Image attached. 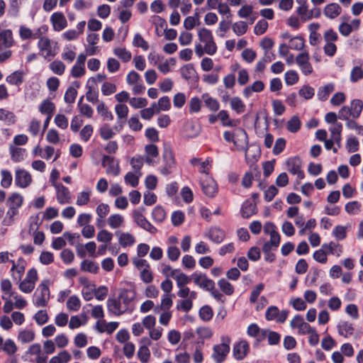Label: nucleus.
Masks as SVG:
<instances>
[{
	"mask_svg": "<svg viewBox=\"0 0 363 363\" xmlns=\"http://www.w3.org/2000/svg\"><path fill=\"white\" fill-rule=\"evenodd\" d=\"M130 301L128 296H113L108 301V308L111 313L119 315L128 309Z\"/></svg>",
	"mask_w": 363,
	"mask_h": 363,
	"instance_id": "f257e3e1",
	"label": "nucleus"
},
{
	"mask_svg": "<svg viewBox=\"0 0 363 363\" xmlns=\"http://www.w3.org/2000/svg\"><path fill=\"white\" fill-rule=\"evenodd\" d=\"M38 39L39 40L38 48L41 55L45 59H48L50 57H54L57 54L56 48L57 43L43 35H40Z\"/></svg>",
	"mask_w": 363,
	"mask_h": 363,
	"instance_id": "f03ea898",
	"label": "nucleus"
},
{
	"mask_svg": "<svg viewBox=\"0 0 363 363\" xmlns=\"http://www.w3.org/2000/svg\"><path fill=\"white\" fill-rule=\"evenodd\" d=\"M145 208L139 207L132 212V218L133 221L143 230L154 234L157 232V229L147 220L145 216Z\"/></svg>",
	"mask_w": 363,
	"mask_h": 363,
	"instance_id": "7ed1b4c3",
	"label": "nucleus"
},
{
	"mask_svg": "<svg viewBox=\"0 0 363 363\" xmlns=\"http://www.w3.org/2000/svg\"><path fill=\"white\" fill-rule=\"evenodd\" d=\"M198 35L200 41L204 43L205 52L210 55L215 54L217 51V46L213 40L211 31L203 28L199 30Z\"/></svg>",
	"mask_w": 363,
	"mask_h": 363,
	"instance_id": "20e7f679",
	"label": "nucleus"
},
{
	"mask_svg": "<svg viewBox=\"0 0 363 363\" xmlns=\"http://www.w3.org/2000/svg\"><path fill=\"white\" fill-rule=\"evenodd\" d=\"M48 32V26L43 25L35 30L21 25L19 27L18 34L22 40L38 39L40 35H44Z\"/></svg>",
	"mask_w": 363,
	"mask_h": 363,
	"instance_id": "39448f33",
	"label": "nucleus"
},
{
	"mask_svg": "<svg viewBox=\"0 0 363 363\" xmlns=\"http://www.w3.org/2000/svg\"><path fill=\"white\" fill-rule=\"evenodd\" d=\"M37 280V270L32 268L28 271L26 278L19 283L20 290L25 294L30 293L34 289Z\"/></svg>",
	"mask_w": 363,
	"mask_h": 363,
	"instance_id": "423d86ee",
	"label": "nucleus"
},
{
	"mask_svg": "<svg viewBox=\"0 0 363 363\" xmlns=\"http://www.w3.org/2000/svg\"><path fill=\"white\" fill-rule=\"evenodd\" d=\"M310 57L307 52L299 53L296 57V62L298 65L301 72L308 76L313 72V67L309 62Z\"/></svg>",
	"mask_w": 363,
	"mask_h": 363,
	"instance_id": "0eeeda50",
	"label": "nucleus"
},
{
	"mask_svg": "<svg viewBox=\"0 0 363 363\" xmlns=\"http://www.w3.org/2000/svg\"><path fill=\"white\" fill-rule=\"evenodd\" d=\"M12 267L11 269V277L13 280L20 281L24 274L26 262L23 258H19L16 262L11 260Z\"/></svg>",
	"mask_w": 363,
	"mask_h": 363,
	"instance_id": "6e6552de",
	"label": "nucleus"
},
{
	"mask_svg": "<svg viewBox=\"0 0 363 363\" xmlns=\"http://www.w3.org/2000/svg\"><path fill=\"white\" fill-rule=\"evenodd\" d=\"M194 283L206 290L207 291H212L215 287V283L213 280L209 279L206 274L194 273L192 274Z\"/></svg>",
	"mask_w": 363,
	"mask_h": 363,
	"instance_id": "1a4fd4ad",
	"label": "nucleus"
},
{
	"mask_svg": "<svg viewBox=\"0 0 363 363\" xmlns=\"http://www.w3.org/2000/svg\"><path fill=\"white\" fill-rule=\"evenodd\" d=\"M287 170L292 174H296L298 179H303L304 173L301 170V161L298 157L289 158L286 161Z\"/></svg>",
	"mask_w": 363,
	"mask_h": 363,
	"instance_id": "9d476101",
	"label": "nucleus"
},
{
	"mask_svg": "<svg viewBox=\"0 0 363 363\" xmlns=\"http://www.w3.org/2000/svg\"><path fill=\"white\" fill-rule=\"evenodd\" d=\"M32 182V177L25 169H18L16 171L15 183L21 188H26Z\"/></svg>",
	"mask_w": 363,
	"mask_h": 363,
	"instance_id": "9b49d317",
	"label": "nucleus"
},
{
	"mask_svg": "<svg viewBox=\"0 0 363 363\" xmlns=\"http://www.w3.org/2000/svg\"><path fill=\"white\" fill-rule=\"evenodd\" d=\"M234 145L239 150H245L248 145V136L246 131L242 128L235 130Z\"/></svg>",
	"mask_w": 363,
	"mask_h": 363,
	"instance_id": "f8f14e48",
	"label": "nucleus"
},
{
	"mask_svg": "<svg viewBox=\"0 0 363 363\" xmlns=\"http://www.w3.org/2000/svg\"><path fill=\"white\" fill-rule=\"evenodd\" d=\"M57 191V201L60 204L71 203V195L69 189L61 184H55Z\"/></svg>",
	"mask_w": 363,
	"mask_h": 363,
	"instance_id": "ddd939ff",
	"label": "nucleus"
},
{
	"mask_svg": "<svg viewBox=\"0 0 363 363\" xmlns=\"http://www.w3.org/2000/svg\"><path fill=\"white\" fill-rule=\"evenodd\" d=\"M230 347L228 344L222 343L213 347V357L217 363H221L228 354Z\"/></svg>",
	"mask_w": 363,
	"mask_h": 363,
	"instance_id": "4468645a",
	"label": "nucleus"
},
{
	"mask_svg": "<svg viewBox=\"0 0 363 363\" xmlns=\"http://www.w3.org/2000/svg\"><path fill=\"white\" fill-rule=\"evenodd\" d=\"M249 344L245 340H241L233 346V356L238 360L244 359L249 352Z\"/></svg>",
	"mask_w": 363,
	"mask_h": 363,
	"instance_id": "2eb2a0df",
	"label": "nucleus"
},
{
	"mask_svg": "<svg viewBox=\"0 0 363 363\" xmlns=\"http://www.w3.org/2000/svg\"><path fill=\"white\" fill-rule=\"evenodd\" d=\"M203 192L209 197H213L217 192V186L215 181L210 177H206L201 182Z\"/></svg>",
	"mask_w": 363,
	"mask_h": 363,
	"instance_id": "dca6fc26",
	"label": "nucleus"
},
{
	"mask_svg": "<svg viewBox=\"0 0 363 363\" xmlns=\"http://www.w3.org/2000/svg\"><path fill=\"white\" fill-rule=\"evenodd\" d=\"M103 166L107 167L106 173L117 176L120 173V167L118 162L114 161V159L110 156L105 155L103 157Z\"/></svg>",
	"mask_w": 363,
	"mask_h": 363,
	"instance_id": "f3484780",
	"label": "nucleus"
},
{
	"mask_svg": "<svg viewBox=\"0 0 363 363\" xmlns=\"http://www.w3.org/2000/svg\"><path fill=\"white\" fill-rule=\"evenodd\" d=\"M13 43V33L10 29L0 32V50L11 48Z\"/></svg>",
	"mask_w": 363,
	"mask_h": 363,
	"instance_id": "a211bd4d",
	"label": "nucleus"
},
{
	"mask_svg": "<svg viewBox=\"0 0 363 363\" xmlns=\"http://www.w3.org/2000/svg\"><path fill=\"white\" fill-rule=\"evenodd\" d=\"M206 235L213 242L219 244L223 241L225 238V233L218 227L211 228Z\"/></svg>",
	"mask_w": 363,
	"mask_h": 363,
	"instance_id": "6ab92c4d",
	"label": "nucleus"
},
{
	"mask_svg": "<svg viewBox=\"0 0 363 363\" xmlns=\"http://www.w3.org/2000/svg\"><path fill=\"white\" fill-rule=\"evenodd\" d=\"M245 150V160L247 164L252 165L257 161L260 156L259 148L254 145L247 146Z\"/></svg>",
	"mask_w": 363,
	"mask_h": 363,
	"instance_id": "aec40b11",
	"label": "nucleus"
},
{
	"mask_svg": "<svg viewBox=\"0 0 363 363\" xmlns=\"http://www.w3.org/2000/svg\"><path fill=\"white\" fill-rule=\"evenodd\" d=\"M342 13V8L337 3L327 4L323 9V14L330 19H335Z\"/></svg>",
	"mask_w": 363,
	"mask_h": 363,
	"instance_id": "412c9836",
	"label": "nucleus"
},
{
	"mask_svg": "<svg viewBox=\"0 0 363 363\" xmlns=\"http://www.w3.org/2000/svg\"><path fill=\"white\" fill-rule=\"evenodd\" d=\"M50 21L55 30H62L67 26V20L62 13H54L51 16Z\"/></svg>",
	"mask_w": 363,
	"mask_h": 363,
	"instance_id": "4be33fe9",
	"label": "nucleus"
},
{
	"mask_svg": "<svg viewBox=\"0 0 363 363\" xmlns=\"http://www.w3.org/2000/svg\"><path fill=\"white\" fill-rule=\"evenodd\" d=\"M118 242L123 247L132 246L135 242V237L130 233L117 232Z\"/></svg>",
	"mask_w": 363,
	"mask_h": 363,
	"instance_id": "5701e85b",
	"label": "nucleus"
},
{
	"mask_svg": "<svg viewBox=\"0 0 363 363\" xmlns=\"http://www.w3.org/2000/svg\"><path fill=\"white\" fill-rule=\"evenodd\" d=\"M23 202V196L18 193H13L7 200V206L9 208L13 207L15 209L18 210Z\"/></svg>",
	"mask_w": 363,
	"mask_h": 363,
	"instance_id": "b1692460",
	"label": "nucleus"
},
{
	"mask_svg": "<svg viewBox=\"0 0 363 363\" xmlns=\"http://www.w3.org/2000/svg\"><path fill=\"white\" fill-rule=\"evenodd\" d=\"M98 113L104 121H112L113 118L112 113L108 110L104 101L99 102L96 106Z\"/></svg>",
	"mask_w": 363,
	"mask_h": 363,
	"instance_id": "393cba45",
	"label": "nucleus"
},
{
	"mask_svg": "<svg viewBox=\"0 0 363 363\" xmlns=\"http://www.w3.org/2000/svg\"><path fill=\"white\" fill-rule=\"evenodd\" d=\"M351 112V117L357 118L363 109V102L359 99H354L352 101L350 106H349Z\"/></svg>",
	"mask_w": 363,
	"mask_h": 363,
	"instance_id": "a878e982",
	"label": "nucleus"
},
{
	"mask_svg": "<svg viewBox=\"0 0 363 363\" xmlns=\"http://www.w3.org/2000/svg\"><path fill=\"white\" fill-rule=\"evenodd\" d=\"M172 278L177 281L178 287L184 286L191 281V279L188 276L181 272L179 270L172 272Z\"/></svg>",
	"mask_w": 363,
	"mask_h": 363,
	"instance_id": "bb28decb",
	"label": "nucleus"
},
{
	"mask_svg": "<svg viewBox=\"0 0 363 363\" xmlns=\"http://www.w3.org/2000/svg\"><path fill=\"white\" fill-rule=\"evenodd\" d=\"M6 81L10 84L18 86L22 84L23 81V72L15 71L6 77Z\"/></svg>",
	"mask_w": 363,
	"mask_h": 363,
	"instance_id": "cd10ccee",
	"label": "nucleus"
},
{
	"mask_svg": "<svg viewBox=\"0 0 363 363\" xmlns=\"http://www.w3.org/2000/svg\"><path fill=\"white\" fill-rule=\"evenodd\" d=\"M334 91V85L333 84H328L324 86L320 87L317 96L320 101H325L329 95Z\"/></svg>",
	"mask_w": 363,
	"mask_h": 363,
	"instance_id": "c85d7f7f",
	"label": "nucleus"
},
{
	"mask_svg": "<svg viewBox=\"0 0 363 363\" xmlns=\"http://www.w3.org/2000/svg\"><path fill=\"white\" fill-rule=\"evenodd\" d=\"M55 109L54 103L48 99L44 100L39 106V111L43 114L47 116H52V113Z\"/></svg>",
	"mask_w": 363,
	"mask_h": 363,
	"instance_id": "c756f323",
	"label": "nucleus"
},
{
	"mask_svg": "<svg viewBox=\"0 0 363 363\" xmlns=\"http://www.w3.org/2000/svg\"><path fill=\"white\" fill-rule=\"evenodd\" d=\"M35 338V333L32 330H21L18 335V340L21 343H28Z\"/></svg>",
	"mask_w": 363,
	"mask_h": 363,
	"instance_id": "7c9ffc66",
	"label": "nucleus"
},
{
	"mask_svg": "<svg viewBox=\"0 0 363 363\" xmlns=\"http://www.w3.org/2000/svg\"><path fill=\"white\" fill-rule=\"evenodd\" d=\"M110 208L108 204L106 203H100L96 209V214L99 216V218L96 220V225L97 227H101L99 225V222L102 221V219H104L109 213Z\"/></svg>",
	"mask_w": 363,
	"mask_h": 363,
	"instance_id": "2f4dec72",
	"label": "nucleus"
},
{
	"mask_svg": "<svg viewBox=\"0 0 363 363\" xmlns=\"http://www.w3.org/2000/svg\"><path fill=\"white\" fill-rule=\"evenodd\" d=\"M49 68L54 74L62 75L65 71L66 66L61 60H56L49 65Z\"/></svg>",
	"mask_w": 363,
	"mask_h": 363,
	"instance_id": "473e14b6",
	"label": "nucleus"
},
{
	"mask_svg": "<svg viewBox=\"0 0 363 363\" xmlns=\"http://www.w3.org/2000/svg\"><path fill=\"white\" fill-rule=\"evenodd\" d=\"M108 223L111 228H118L123 225L124 218L120 214H113L108 217Z\"/></svg>",
	"mask_w": 363,
	"mask_h": 363,
	"instance_id": "72a5a7b5",
	"label": "nucleus"
},
{
	"mask_svg": "<svg viewBox=\"0 0 363 363\" xmlns=\"http://www.w3.org/2000/svg\"><path fill=\"white\" fill-rule=\"evenodd\" d=\"M230 107L237 113L240 114L245 111V105L242 101L238 96L233 97L230 100Z\"/></svg>",
	"mask_w": 363,
	"mask_h": 363,
	"instance_id": "f704fd0d",
	"label": "nucleus"
},
{
	"mask_svg": "<svg viewBox=\"0 0 363 363\" xmlns=\"http://www.w3.org/2000/svg\"><path fill=\"white\" fill-rule=\"evenodd\" d=\"M113 53L123 62H128L132 57L131 52L125 48H116L113 50Z\"/></svg>",
	"mask_w": 363,
	"mask_h": 363,
	"instance_id": "c9c22d12",
	"label": "nucleus"
},
{
	"mask_svg": "<svg viewBox=\"0 0 363 363\" xmlns=\"http://www.w3.org/2000/svg\"><path fill=\"white\" fill-rule=\"evenodd\" d=\"M0 121H4L7 124H13L16 121V116L7 109L0 108Z\"/></svg>",
	"mask_w": 363,
	"mask_h": 363,
	"instance_id": "e433bc0d",
	"label": "nucleus"
},
{
	"mask_svg": "<svg viewBox=\"0 0 363 363\" xmlns=\"http://www.w3.org/2000/svg\"><path fill=\"white\" fill-rule=\"evenodd\" d=\"M144 164V157L140 155H137L133 157L130 160V164L134 169L135 172L139 176L142 175L141 168L143 167Z\"/></svg>",
	"mask_w": 363,
	"mask_h": 363,
	"instance_id": "4c0bfd02",
	"label": "nucleus"
},
{
	"mask_svg": "<svg viewBox=\"0 0 363 363\" xmlns=\"http://www.w3.org/2000/svg\"><path fill=\"white\" fill-rule=\"evenodd\" d=\"M137 355L141 363H148L151 354L147 345L140 346Z\"/></svg>",
	"mask_w": 363,
	"mask_h": 363,
	"instance_id": "58836bf2",
	"label": "nucleus"
},
{
	"mask_svg": "<svg viewBox=\"0 0 363 363\" xmlns=\"http://www.w3.org/2000/svg\"><path fill=\"white\" fill-rule=\"evenodd\" d=\"M256 213V205L252 203L246 202L243 204L241 209V215L244 218H248Z\"/></svg>",
	"mask_w": 363,
	"mask_h": 363,
	"instance_id": "ea45409f",
	"label": "nucleus"
},
{
	"mask_svg": "<svg viewBox=\"0 0 363 363\" xmlns=\"http://www.w3.org/2000/svg\"><path fill=\"white\" fill-rule=\"evenodd\" d=\"M91 194V191L89 189H86V190L80 192L77 195L76 203L78 206H84L86 205L90 201V195Z\"/></svg>",
	"mask_w": 363,
	"mask_h": 363,
	"instance_id": "a19ab883",
	"label": "nucleus"
},
{
	"mask_svg": "<svg viewBox=\"0 0 363 363\" xmlns=\"http://www.w3.org/2000/svg\"><path fill=\"white\" fill-rule=\"evenodd\" d=\"M338 333L340 335L347 337L352 335L354 330L352 323L342 322L337 325Z\"/></svg>",
	"mask_w": 363,
	"mask_h": 363,
	"instance_id": "79ce46f5",
	"label": "nucleus"
},
{
	"mask_svg": "<svg viewBox=\"0 0 363 363\" xmlns=\"http://www.w3.org/2000/svg\"><path fill=\"white\" fill-rule=\"evenodd\" d=\"M152 218L155 222H162L166 218L165 211L162 206H157L152 212Z\"/></svg>",
	"mask_w": 363,
	"mask_h": 363,
	"instance_id": "37998d69",
	"label": "nucleus"
},
{
	"mask_svg": "<svg viewBox=\"0 0 363 363\" xmlns=\"http://www.w3.org/2000/svg\"><path fill=\"white\" fill-rule=\"evenodd\" d=\"M301 121L296 116H294L287 122V130L291 133H296L301 128Z\"/></svg>",
	"mask_w": 363,
	"mask_h": 363,
	"instance_id": "c03bdc74",
	"label": "nucleus"
},
{
	"mask_svg": "<svg viewBox=\"0 0 363 363\" xmlns=\"http://www.w3.org/2000/svg\"><path fill=\"white\" fill-rule=\"evenodd\" d=\"M232 28L235 34L240 36L247 32L248 26L245 21H238L233 24Z\"/></svg>",
	"mask_w": 363,
	"mask_h": 363,
	"instance_id": "a18cd8bd",
	"label": "nucleus"
},
{
	"mask_svg": "<svg viewBox=\"0 0 363 363\" xmlns=\"http://www.w3.org/2000/svg\"><path fill=\"white\" fill-rule=\"evenodd\" d=\"M18 214V210L15 209L13 207L9 208L5 218L3 220L4 225H10L13 223L14 218Z\"/></svg>",
	"mask_w": 363,
	"mask_h": 363,
	"instance_id": "49530a36",
	"label": "nucleus"
},
{
	"mask_svg": "<svg viewBox=\"0 0 363 363\" xmlns=\"http://www.w3.org/2000/svg\"><path fill=\"white\" fill-rule=\"evenodd\" d=\"M199 314L203 321L207 322L212 318L213 312L210 306H204L200 308Z\"/></svg>",
	"mask_w": 363,
	"mask_h": 363,
	"instance_id": "de8ad7c7",
	"label": "nucleus"
},
{
	"mask_svg": "<svg viewBox=\"0 0 363 363\" xmlns=\"http://www.w3.org/2000/svg\"><path fill=\"white\" fill-rule=\"evenodd\" d=\"M361 203L358 201H350L346 203L345 205V211L347 213L352 215L358 214L361 211Z\"/></svg>",
	"mask_w": 363,
	"mask_h": 363,
	"instance_id": "09e8293b",
	"label": "nucleus"
},
{
	"mask_svg": "<svg viewBox=\"0 0 363 363\" xmlns=\"http://www.w3.org/2000/svg\"><path fill=\"white\" fill-rule=\"evenodd\" d=\"M218 119L220 120L223 126L233 127L235 125L233 121L229 118V114L227 111L222 110L218 113Z\"/></svg>",
	"mask_w": 363,
	"mask_h": 363,
	"instance_id": "8fccbe9b",
	"label": "nucleus"
},
{
	"mask_svg": "<svg viewBox=\"0 0 363 363\" xmlns=\"http://www.w3.org/2000/svg\"><path fill=\"white\" fill-rule=\"evenodd\" d=\"M81 268L83 271L96 273L99 269V266L96 263L90 260H84L81 264Z\"/></svg>",
	"mask_w": 363,
	"mask_h": 363,
	"instance_id": "3c124183",
	"label": "nucleus"
},
{
	"mask_svg": "<svg viewBox=\"0 0 363 363\" xmlns=\"http://www.w3.org/2000/svg\"><path fill=\"white\" fill-rule=\"evenodd\" d=\"M304 46V40L302 37L296 36L290 38V45H289L290 49L301 50Z\"/></svg>",
	"mask_w": 363,
	"mask_h": 363,
	"instance_id": "603ef678",
	"label": "nucleus"
},
{
	"mask_svg": "<svg viewBox=\"0 0 363 363\" xmlns=\"http://www.w3.org/2000/svg\"><path fill=\"white\" fill-rule=\"evenodd\" d=\"M176 65V60L171 57L167 60L164 62L161 63L158 65V69L163 74L168 73L171 71V67H174Z\"/></svg>",
	"mask_w": 363,
	"mask_h": 363,
	"instance_id": "864d4df0",
	"label": "nucleus"
},
{
	"mask_svg": "<svg viewBox=\"0 0 363 363\" xmlns=\"http://www.w3.org/2000/svg\"><path fill=\"white\" fill-rule=\"evenodd\" d=\"M11 158L15 162H20L24 159L26 150L21 147H11Z\"/></svg>",
	"mask_w": 363,
	"mask_h": 363,
	"instance_id": "5fc2aeb1",
	"label": "nucleus"
},
{
	"mask_svg": "<svg viewBox=\"0 0 363 363\" xmlns=\"http://www.w3.org/2000/svg\"><path fill=\"white\" fill-rule=\"evenodd\" d=\"M171 107L170 99L168 96H162L161 97L157 104V108L156 109V113H158L161 111H168Z\"/></svg>",
	"mask_w": 363,
	"mask_h": 363,
	"instance_id": "6e6d98bb",
	"label": "nucleus"
},
{
	"mask_svg": "<svg viewBox=\"0 0 363 363\" xmlns=\"http://www.w3.org/2000/svg\"><path fill=\"white\" fill-rule=\"evenodd\" d=\"M99 133L101 137L105 140L112 138L115 135V133L108 124H104L101 127Z\"/></svg>",
	"mask_w": 363,
	"mask_h": 363,
	"instance_id": "4d7b16f0",
	"label": "nucleus"
},
{
	"mask_svg": "<svg viewBox=\"0 0 363 363\" xmlns=\"http://www.w3.org/2000/svg\"><path fill=\"white\" fill-rule=\"evenodd\" d=\"M133 45L135 47L141 48L144 50H147L149 48V45L147 42L142 37L140 33H137L135 35Z\"/></svg>",
	"mask_w": 363,
	"mask_h": 363,
	"instance_id": "13d9d810",
	"label": "nucleus"
},
{
	"mask_svg": "<svg viewBox=\"0 0 363 363\" xmlns=\"http://www.w3.org/2000/svg\"><path fill=\"white\" fill-rule=\"evenodd\" d=\"M1 185L4 188H9L12 182V175L11 172L8 170L3 169L1 172Z\"/></svg>",
	"mask_w": 363,
	"mask_h": 363,
	"instance_id": "bf43d9fd",
	"label": "nucleus"
},
{
	"mask_svg": "<svg viewBox=\"0 0 363 363\" xmlns=\"http://www.w3.org/2000/svg\"><path fill=\"white\" fill-rule=\"evenodd\" d=\"M196 73L193 65L189 64L183 66L181 68V74L182 77L186 80L192 78Z\"/></svg>",
	"mask_w": 363,
	"mask_h": 363,
	"instance_id": "052dcab7",
	"label": "nucleus"
},
{
	"mask_svg": "<svg viewBox=\"0 0 363 363\" xmlns=\"http://www.w3.org/2000/svg\"><path fill=\"white\" fill-rule=\"evenodd\" d=\"M2 350L8 354H13L17 351V346L12 340L7 339L4 342Z\"/></svg>",
	"mask_w": 363,
	"mask_h": 363,
	"instance_id": "680f3d73",
	"label": "nucleus"
},
{
	"mask_svg": "<svg viewBox=\"0 0 363 363\" xmlns=\"http://www.w3.org/2000/svg\"><path fill=\"white\" fill-rule=\"evenodd\" d=\"M218 286L220 290L226 295H231L234 291V288L232 284L225 279L219 280Z\"/></svg>",
	"mask_w": 363,
	"mask_h": 363,
	"instance_id": "e2e57ef3",
	"label": "nucleus"
},
{
	"mask_svg": "<svg viewBox=\"0 0 363 363\" xmlns=\"http://www.w3.org/2000/svg\"><path fill=\"white\" fill-rule=\"evenodd\" d=\"M140 177V176H139V174H136L135 172L134 174L129 172L125 174L124 177L125 182L127 184H130L132 187H135L138 184Z\"/></svg>",
	"mask_w": 363,
	"mask_h": 363,
	"instance_id": "0e129e2a",
	"label": "nucleus"
},
{
	"mask_svg": "<svg viewBox=\"0 0 363 363\" xmlns=\"http://www.w3.org/2000/svg\"><path fill=\"white\" fill-rule=\"evenodd\" d=\"M285 82L287 85H294L298 81V75L294 70H290L284 74Z\"/></svg>",
	"mask_w": 363,
	"mask_h": 363,
	"instance_id": "69168bd1",
	"label": "nucleus"
},
{
	"mask_svg": "<svg viewBox=\"0 0 363 363\" xmlns=\"http://www.w3.org/2000/svg\"><path fill=\"white\" fill-rule=\"evenodd\" d=\"M113 239V234L106 230H100L96 236L98 242L107 243L111 241Z\"/></svg>",
	"mask_w": 363,
	"mask_h": 363,
	"instance_id": "338daca9",
	"label": "nucleus"
},
{
	"mask_svg": "<svg viewBox=\"0 0 363 363\" xmlns=\"http://www.w3.org/2000/svg\"><path fill=\"white\" fill-rule=\"evenodd\" d=\"M298 94L301 96L308 100L313 98L315 94V90L313 87L308 85H304L302 88H301Z\"/></svg>",
	"mask_w": 363,
	"mask_h": 363,
	"instance_id": "774afa93",
	"label": "nucleus"
}]
</instances>
